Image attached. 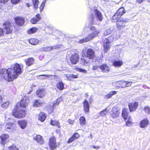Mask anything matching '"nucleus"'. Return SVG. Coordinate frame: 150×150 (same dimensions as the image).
<instances>
[{"label":"nucleus","instance_id":"nucleus-30","mask_svg":"<svg viewBox=\"0 0 150 150\" xmlns=\"http://www.w3.org/2000/svg\"><path fill=\"white\" fill-rule=\"evenodd\" d=\"M125 10L123 7L120 8L117 11L116 13L118 15L119 17H120L125 12Z\"/></svg>","mask_w":150,"mask_h":150},{"label":"nucleus","instance_id":"nucleus-7","mask_svg":"<svg viewBox=\"0 0 150 150\" xmlns=\"http://www.w3.org/2000/svg\"><path fill=\"white\" fill-rule=\"evenodd\" d=\"M26 115L25 110L17 109L16 108H14L12 112V115L15 117L17 118L24 117Z\"/></svg>","mask_w":150,"mask_h":150},{"label":"nucleus","instance_id":"nucleus-57","mask_svg":"<svg viewBox=\"0 0 150 150\" xmlns=\"http://www.w3.org/2000/svg\"><path fill=\"white\" fill-rule=\"evenodd\" d=\"M90 30L91 31H95V30H96V27L94 26H91L90 28Z\"/></svg>","mask_w":150,"mask_h":150},{"label":"nucleus","instance_id":"nucleus-28","mask_svg":"<svg viewBox=\"0 0 150 150\" xmlns=\"http://www.w3.org/2000/svg\"><path fill=\"white\" fill-rule=\"evenodd\" d=\"M43 103V102L40 100H35L33 106L34 107H39L41 106Z\"/></svg>","mask_w":150,"mask_h":150},{"label":"nucleus","instance_id":"nucleus-22","mask_svg":"<svg viewBox=\"0 0 150 150\" xmlns=\"http://www.w3.org/2000/svg\"><path fill=\"white\" fill-rule=\"evenodd\" d=\"M79 136L80 135L78 133H74L72 137L70 138L68 140L67 142L69 144L71 143L75 139L79 138Z\"/></svg>","mask_w":150,"mask_h":150},{"label":"nucleus","instance_id":"nucleus-13","mask_svg":"<svg viewBox=\"0 0 150 150\" xmlns=\"http://www.w3.org/2000/svg\"><path fill=\"white\" fill-rule=\"evenodd\" d=\"M56 141V139L54 137H52L50 139L49 144L50 149L52 150L54 149L57 147Z\"/></svg>","mask_w":150,"mask_h":150},{"label":"nucleus","instance_id":"nucleus-21","mask_svg":"<svg viewBox=\"0 0 150 150\" xmlns=\"http://www.w3.org/2000/svg\"><path fill=\"white\" fill-rule=\"evenodd\" d=\"M83 110L85 112H88L89 110V105L88 101L86 99L83 103Z\"/></svg>","mask_w":150,"mask_h":150},{"label":"nucleus","instance_id":"nucleus-48","mask_svg":"<svg viewBox=\"0 0 150 150\" xmlns=\"http://www.w3.org/2000/svg\"><path fill=\"white\" fill-rule=\"evenodd\" d=\"M9 103L8 101H6L3 103L1 105L2 107L4 108H6L9 105Z\"/></svg>","mask_w":150,"mask_h":150},{"label":"nucleus","instance_id":"nucleus-56","mask_svg":"<svg viewBox=\"0 0 150 150\" xmlns=\"http://www.w3.org/2000/svg\"><path fill=\"white\" fill-rule=\"evenodd\" d=\"M67 122L69 124L73 125L74 123V120H71L69 119L67 120Z\"/></svg>","mask_w":150,"mask_h":150},{"label":"nucleus","instance_id":"nucleus-14","mask_svg":"<svg viewBox=\"0 0 150 150\" xmlns=\"http://www.w3.org/2000/svg\"><path fill=\"white\" fill-rule=\"evenodd\" d=\"M79 59V56L78 54L74 53L70 58V61L73 64H76L78 62Z\"/></svg>","mask_w":150,"mask_h":150},{"label":"nucleus","instance_id":"nucleus-34","mask_svg":"<svg viewBox=\"0 0 150 150\" xmlns=\"http://www.w3.org/2000/svg\"><path fill=\"white\" fill-rule=\"evenodd\" d=\"M122 64V62L120 60L115 61L113 62V65L115 67H120Z\"/></svg>","mask_w":150,"mask_h":150},{"label":"nucleus","instance_id":"nucleus-44","mask_svg":"<svg viewBox=\"0 0 150 150\" xmlns=\"http://www.w3.org/2000/svg\"><path fill=\"white\" fill-rule=\"evenodd\" d=\"M108 112V110H107V109L106 108L100 112L99 113V115L101 116H104Z\"/></svg>","mask_w":150,"mask_h":150},{"label":"nucleus","instance_id":"nucleus-17","mask_svg":"<svg viewBox=\"0 0 150 150\" xmlns=\"http://www.w3.org/2000/svg\"><path fill=\"white\" fill-rule=\"evenodd\" d=\"M128 105L130 111V112H133L137 108L138 106V103L137 102L129 103Z\"/></svg>","mask_w":150,"mask_h":150},{"label":"nucleus","instance_id":"nucleus-58","mask_svg":"<svg viewBox=\"0 0 150 150\" xmlns=\"http://www.w3.org/2000/svg\"><path fill=\"white\" fill-rule=\"evenodd\" d=\"M98 66L97 65H94L92 67V69L94 70H96L98 69Z\"/></svg>","mask_w":150,"mask_h":150},{"label":"nucleus","instance_id":"nucleus-20","mask_svg":"<svg viewBox=\"0 0 150 150\" xmlns=\"http://www.w3.org/2000/svg\"><path fill=\"white\" fill-rule=\"evenodd\" d=\"M99 68L101 71L103 72L107 73L110 70V68L105 64H103L100 66Z\"/></svg>","mask_w":150,"mask_h":150},{"label":"nucleus","instance_id":"nucleus-8","mask_svg":"<svg viewBox=\"0 0 150 150\" xmlns=\"http://www.w3.org/2000/svg\"><path fill=\"white\" fill-rule=\"evenodd\" d=\"M113 39L114 38L113 36H110L105 40L103 44L105 52H106L110 48L109 43L112 42Z\"/></svg>","mask_w":150,"mask_h":150},{"label":"nucleus","instance_id":"nucleus-43","mask_svg":"<svg viewBox=\"0 0 150 150\" xmlns=\"http://www.w3.org/2000/svg\"><path fill=\"white\" fill-rule=\"evenodd\" d=\"M50 123L51 125L53 126H56L58 127H59V123L57 121L51 120L50 121Z\"/></svg>","mask_w":150,"mask_h":150},{"label":"nucleus","instance_id":"nucleus-2","mask_svg":"<svg viewBox=\"0 0 150 150\" xmlns=\"http://www.w3.org/2000/svg\"><path fill=\"white\" fill-rule=\"evenodd\" d=\"M4 29L0 28V37L4 35V33L8 34L11 33L13 31V27L11 24L8 22L6 21L3 24Z\"/></svg>","mask_w":150,"mask_h":150},{"label":"nucleus","instance_id":"nucleus-24","mask_svg":"<svg viewBox=\"0 0 150 150\" xmlns=\"http://www.w3.org/2000/svg\"><path fill=\"white\" fill-rule=\"evenodd\" d=\"M36 17L33 18L31 20L30 22L33 24H35L41 19L40 14H38L36 15Z\"/></svg>","mask_w":150,"mask_h":150},{"label":"nucleus","instance_id":"nucleus-25","mask_svg":"<svg viewBox=\"0 0 150 150\" xmlns=\"http://www.w3.org/2000/svg\"><path fill=\"white\" fill-rule=\"evenodd\" d=\"M34 140H36L38 143L42 144L44 142V141L42 137L40 135H37L34 137Z\"/></svg>","mask_w":150,"mask_h":150},{"label":"nucleus","instance_id":"nucleus-9","mask_svg":"<svg viewBox=\"0 0 150 150\" xmlns=\"http://www.w3.org/2000/svg\"><path fill=\"white\" fill-rule=\"evenodd\" d=\"M126 22V20L122 18L118 19L116 23L117 29L119 30L122 29L125 27Z\"/></svg>","mask_w":150,"mask_h":150},{"label":"nucleus","instance_id":"nucleus-5","mask_svg":"<svg viewBox=\"0 0 150 150\" xmlns=\"http://www.w3.org/2000/svg\"><path fill=\"white\" fill-rule=\"evenodd\" d=\"M91 33L88 35L86 38L79 40V43H82L86 42L93 39L94 37L97 36L100 32L98 30H95Z\"/></svg>","mask_w":150,"mask_h":150},{"label":"nucleus","instance_id":"nucleus-11","mask_svg":"<svg viewBox=\"0 0 150 150\" xmlns=\"http://www.w3.org/2000/svg\"><path fill=\"white\" fill-rule=\"evenodd\" d=\"M29 102V100L27 96H24L21 101L20 104L21 107L25 108L28 105Z\"/></svg>","mask_w":150,"mask_h":150},{"label":"nucleus","instance_id":"nucleus-60","mask_svg":"<svg viewBox=\"0 0 150 150\" xmlns=\"http://www.w3.org/2000/svg\"><path fill=\"white\" fill-rule=\"evenodd\" d=\"M41 76H45L44 78L45 79H47V78L49 77L50 76H52V75H45V74H43V75H42Z\"/></svg>","mask_w":150,"mask_h":150},{"label":"nucleus","instance_id":"nucleus-64","mask_svg":"<svg viewBox=\"0 0 150 150\" xmlns=\"http://www.w3.org/2000/svg\"><path fill=\"white\" fill-rule=\"evenodd\" d=\"M2 100V97L1 95H0V103L1 102Z\"/></svg>","mask_w":150,"mask_h":150},{"label":"nucleus","instance_id":"nucleus-26","mask_svg":"<svg viewBox=\"0 0 150 150\" xmlns=\"http://www.w3.org/2000/svg\"><path fill=\"white\" fill-rule=\"evenodd\" d=\"M127 111V108H124L123 109L122 112V115L125 120H127V118L128 117Z\"/></svg>","mask_w":150,"mask_h":150},{"label":"nucleus","instance_id":"nucleus-33","mask_svg":"<svg viewBox=\"0 0 150 150\" xmlns=\"http://www.w3.org/2000/svg\"><path fill=\"white\" fill-rule=\"evenodd\" d=\"M46 118L45 115L43 112H41L38 116V119L41 122L44 121Z\"/></svg>","mask_w":150,"mask_h":150},{"label":"nucleus","instance_id":"nucleus-40","mask_svg":"<svg viewBox=\"0 0 150 150\" xmlns=\"http://www.w3.org/2000/svg\"><path fill=\"white\" fill-rule=\"evenodd\" d=\"M80 124L81 126L84 125L86 124V120L84 116L81 117L79 118Z\"/></svg>","mask_w":150,"mask_h":150},{"label":"nucleus","instance_id":"nucleus-23","mask_svg":"<svg viewBox=\"0 0 150 150\" xmlns=\"http://www.w3.org/2000/svg\"><path fill=\"white\" fill-rule=\"evenodd\" d=\"M18 123L19 126L22 129H24L26 127L27 125V122L25 120H22L18 121Z\"/></svg>","mask_w":150,"mask_h":150},{"label":"nucleus","instance_id":"nucleus-4","mask_svg":"<svg viewBox=\"0 0 150 150\" xmlns=\"http://www.w3.org/2000/svg\"><path fill=\"white\" fill-rule=\"evenodd\" d=\"M91 33L88 35L86 38L79 40V43H82L86 42L93 39L94 37L97 36L100 32L98 30H95Z\"/></svg>","mask_w":150,"mask_h":150},{"label":"nucleus","instance_id":"nucleus-18","mask_svg":"<svg viewBox=\"0 0 150 150\" xmlns=\"http://www.w3.org/2000/svg\"><path fill=\"white\" fill-rule=\"evenodd\" d=\"M149 123V120L147 118L144 119L140 122V127L142 128H145L148 126Z\"/></svg>","mask_w":150,"mask_h":150},{"label":"nucleus","instance_id":"nucleus-49","mask_svg":"<svg viewBox=\"0 0 150 150\" xmlns=\"http://www.w3.org/2000/svg\"><path fill=\"white\" fill-rule=\"evenodd\" d=\"M62 45H55L53 46H51V50L56 49L57 48H59L61 47Z\"/></svg>","mask_w":150,"mask_h":150},{"label":"nucleus","instance_id":"nucleus-51","mask_svg":"<svg viewBox=\"0 0 150 150\" xmlns=\"http://www.w3.org/2000/svg\"><path fill=\"white\" fill-rule=\"evenodd\" d=\"M78 71L80 72H82L84 73H86L87 71L86 70L84 69H82L81 68H78L77 69Z\"/></svg>","mask_w":150,"mask_h":150},{"label":"nucleus","instance_id":"nucleus-12","mask_svg":"<svg viewBox=\"0 0 150 150\" xmlns=\"http://www.w3.org/2000/svg\"><path fill=\"white\" fill-rule=\"evenodd\" d=\"M16 24L19 26L23 25L25 22L24 18L22 17H16L14 18Z\"/></svg>","mask_w":150,"mask_h":150},{"label":"nucleus","instance_id":"nucleus-29","mask_svg":"<svg viewBox=\"0 0 150 150\" xmlns=\"http://www.w3.org/2000/svg\"><path fill=\"white\" fill-rule=\"evenodd\" d=\"M81 63L82 65L84 66L88 65L89 63V60H86L85 59V57L81 58Z\"/></svg>","mask_w":150,"mask_h":150},{"label":"nucleus","instance_id":"nucleus-46","mask_svg":"<svg viewBox=\"0 0 150 150\" xmlns=\"http://www.w3.org/2000/svg\"><path fill=\"white\" fill-rule=\"evenodd\" d=\"M46 0H44L41 4V5L40 7V12H41L42 10L44 7L45 4L46 2Z\"/></svg>","mask_w":150,"mask_h":150},{"label":"nucleus","instance_id":"nucleus-61","mask_svg":"<svg viewBox=\"0 0 150 150\" xmlns=\"http://www.w3.org/2000/svg\"><path fill=\"white\" fill-rule=\"evenodd\" d=\"M127 86H131L132 83V82L131 81H127Z\"/></svg>","mask_w":150,"mask_h":150},{"label":"nucleus","instance_id":"nucleus-45","mask_svg":"<svg viewBox=\"0 0 150 150\" xmlns=\"http://www.w3.org/2000/svg\"><path fill=\"white\" fill-rule=\"evenodd\" d=\"M3 150H18L16 147L14 146L8 147L6 149H4Z\"/></svg>","mask_w":150,"mask_h":150},{"label":"nucleus","instance_id":"nucleus-38","mask_svg":"<svg viewBox=\"0 0 150 150\" xmlns=\"http://www.w3.org/2000/svg\"><path fill=\"white\" fill-rule=\"evenodd\" d=\"M117 93V92L115 91H112L108 94L106 95L105 96V97L107 99L110 98L113 95H115Z\"/></svg>","mask_w":150,"mask_h":150},{"label":"nucleus","instance_id":"nucleus-53","mask_svg":"<svg viewBox=\"0 0 150 150\" xmlns=\"http://www.w3.org/2000/svg\"><path fill=\"white\" fill-rule=\"evenodd\" d=\"M144 111L147 113H149L150 112V109L149 107H146L144 109Z\"/></svg>","mask_w":150,"mask_h":150},{"label":"nucleus","instance_id":"nucleus-19","mask_svg":"<svg viewBox=\"0 0 150 150\" xmlns=\"http://www.w3.org/2000/svg\"><path fill=\"white\" fill-rule=\"evenodd\" d=\"M36 93L38 97L42 98L45 95L46 92L43 88H41L37 90Z\"/></svg>","mask_w":150,"mask_h":150},{"label":"nucleus","instance_id":"nucleus-32","mask_svg":"<svg viewBox=\"0 0 150 150\" xmlns=\"http://www.w3.org/2000/svg\"><path fill=\"white\" fill-rule=\"evenodd\" d=\"M29 42L32 45H35L38 43L39 40L36 38H31L29 40Z\"/></svg>","mask_w":150,"mask_h":150},{"label":"nucleus","instance_id":"nucleus-27","mask_svg":"<svg viewBox=\"0 0 150 150\" xmlns=\"http://www.w3.org/2000/svg\"><path fill=\"white\" fill-rule=\"evenodd\" d=\"M15 126L14 123H7L6 126L5 128L7 129H13Z\"/></svg>","mask_w":150,"mask_h":150},{"label":"nucleus","instance_id":"nucleus-50","mask_svg":"<svg viewBox=\"0 0 150 150\" xmlns=\"http://www.w3.org/2000/svg\"><path fill=\"white\" fill-rule=\"evenodd\" d=\"M121 85L122 88H125L127 87V81H122L121 82Z\"/></svg>","mask_w":150,"mask_h":150},{"label":"nucleus","instance_id":"nucleus-54","mask_svg":"<svg viewBox=\"0 0 150 150\" xmlns=\"http://www.w3.org/2000/svg\"><path fill=\"white\" fill-rule=\"evenodd\" d=\"M11 1L12 3L16 4L18 3L20 1V0H11Z\"/></svg>","mask_w":150,"mask_h":150},{"label":"nucleus","instance_id":"nucleus-59","mask_svg":"<svg viewBox=\"0 0 150 150\" xmlns=\"http://www.w3.org/2000/svg\"><path fill=\"white\" fill-rule=\"evenodd\" d=\"M91 148H93L94 149H98L100 148V147L98 146H96L94 145H92L91 146Z\"/></svg>","mask_w":150,"mask_h":150},{"label":"nucleus","instance_id":"nucleus-39","mask_svg":"<svg viewBox=\"0 0 150 150\" xmlns=\"http://www.w3.org/2000/svg\"><path fill=\"white\" fill-rule=\"evenodd\" d=\"M118 15L116 13L113 16L112 20V22H117L118 20L119 19V18L120 17H119Z\"/></svg>","mask_w":150,"mask_h":150},{"label":"nucleus","instance_id":"nucleus-37","mask_svg":"<svg viewBox=\"0 0 150 150\" xmlns=\"http://www.w3.org/2000/svg\"><path fill=\"white\" fill-rule=\"evenodd\" d=\"M57 86L58 88L60 90H62L64 88V85L62 81H59L57 83Z\"/></svg>","mask_w":150,"mask_h":150},{"label":"nucleus","instance_id":"nucleus-31","mask_svg":"<svg viewBox=\"0 0 150 150\" xmlns=\"http://www.w3.org/2000/svg\"><path fill=\"white\" fill-rule=\"evenodd\" d=\"M25 61L26 64L28 66H30L33 64L34 59L33 58H29L25 59Z\"/></svg>","mask_w":150,"mask_h":150},{"label":"nucleus","instance_id":"nucleus-1","mask_svg":"<svg viewBox=\"0 0 150 150\" xmlns=\"http://www.w3.org/2000/svg\"><path fill=\"white\" fill-rule=\"evenodd\" d=\"M23 71L22 68L18 64H13L11 68L7 69H3L0 70V74L6 81H12L17 78L18 76Z\"/></svg>","mask_w":150,"mask_h":150},{"label":"nucleus","instance_id":"nucleus-63","mask_svg":"<svg viewBox=\"0 0 150 150\" xmlns=\"http://www.w3.org/2000/svg\"><path fill=\"white\" fill-rule=\"evenodd\" d=\"M143 1V0H137V2L138 3H141Z\"/></svg>","mask_w":150,"mask_h":150},{"label":"nucleus","instance_id":"nucleus-41","mask_svg":"<svg viewBox=\"0 0 150 150\" xmlns=\"http://www.w3.org/2000/svg\"><path fill=\"white\" fill-rule=\"evenodd\" d=\"M32 2L34 9L36 10L38 8V5L39 2L38 0H32Z\"/></svg>","mask_w":150,"mask_h":150},{"label":"nucleus","instance_id":"nucleus-15","mask_svg":"<svg viewBox=\"0 0 150 150\" xmlns=\"http://www.w3.org/2000/svg\"><path fill=\"white\" fill-rule=\"evenodd\" d=\"M120 112L117 108L113 107L111 111V115L113 118L117 117L119 115Z\"/></svg>","mask_w":150,"mask_h":150},{"label":"nucleus","instance_id":"nucleus-35","mask_svg":"<svg viewBox=\"0 0 150 150\" xmlns=\"http://www.w3.org/2000/svg\"><path fill=\"white\" fill-rule=\"evenodd\" d=\"M38 30V29L37 28L33 27L28 30L27 31V33L28 34H30L35 33Z\"/></svg>","mask_w":150,"mask_h":150},{"label":"nucleus","instance_id":"nucleus-47","mask_svg":"<svg viewBox=\"0 0 150 150\" xmlns=\"http://www.w3.org/2000/svg\"><path fill=\"white\" fill-rule=\"evenodd\" d=\"M112 32V30L110 28L106 29L104 32V35H107L110 34Z\"/></svg>","mask_w":150,"mask_h":150},{"label":"nucleus","instance_id":"nucleus-62","mask_svg":"<svg viewBox=\"0 0 150 150\" xmlns=\"http://www.w3.org/2000/svg\"><path fill=\"white\" fill-rule=\"evenodd\" d=\"M8 0H0V2H6L8 1Z\"/></svg>","mask_w":150,"mask_h":150},{"label":"nucleus","instance_id":"nucleus-3","mask_svg":"<svg viewBox=\"0 0 150 150\" xmlns=\"http://www.w3.org/2000/svg\"><path fill=\"white\" fill-rule=\"evenodd\" d=\"M92 11H93L95 16V17L94 15H92L91 16L90 19L92 23H94L97 21H102L103 18L101 13L98 9L95 8H94Z\"/></svg>","mask_w":150,"mask_h":150},{"label":"nucleus","instance_id":"nucleus-16","mask_svg":"<svg viewBox=\"0 0 150 150\" xmlns=\"http://www.w3.org/2000/svg\"><path fill=\"white\" fill-rule=\"evenodd\" d=\"M9 137V136L7 134H4L0 136V144L4 145L7 142V139Z\"/></svg>","mask_w":150,"mask_h":150},{"label":"nucleus","instance_id":"nucleus-10","mask_svg":"<svg viewBox=\"0 0 150 150\" xmlns=\"http://www.w3.org/2000/svg\"><path fill=\"white\" fill-rule=\"evenodd\" d=\"M86 57L89 59H93L95 57V55L93 50L91 49H88L87 50L86 54Z\"/></svg>","mask_w":150,"mask_h":150},{"label":"nucleus","instance_id":"nucleus-42","mask_svg":"<svg viewBox=\"0 0 150 150\" xmlns=\"http://www.w3.org/2000/svg\"><path fill=\"white\" fill-rule=\"evenodd\" d=\"M62 100V98H59L57 99V100L55 101L54 103L53 104V106L52 107V109H53V108L54 107L55 105H58L59 104V103L61 100ZM53 110L52 109L51 110V111L50 112V113H51L52 112V111Z\"/></svg>","mask_w":150,"mask_h":150},{"label":"nucleus","instance_id":"nucleus-36","mask_svg":"<svg viewBox=\"0 0 150 150\" xmlns=\"http://www.w3.org/2000/svg\"><path fill=\"white\" fill-rule=\"evenodd\" d=\"M127 119V120L126 121V125L127 126H131L133 124L132 118L131 117L129 116Z\"/></svg>","mask_w":150,"mask_h":150},{"label":"nucleus","instance_id":"nucleus-6","mask_svg":"<svg viewBox=\"0 0 150 150\" xmlns=\"http://www.w3.org/2000/svg\"><path fill=\"white\" fill-rule=\"evenodd\" d=\"M91 33L88 35L86 38L79 40V43H82L86 42L93 39L94 37L97 36L100 32L98 30H95Z\"/></svg>","mask_w":150,"mask_h":150},{"label":"nucleus","instance_id":"nucleus-52","mask_svg":"<svg viewBox=\"0 0 150 150\" xmlns=\"http://www.w3.org/2000/svg\"><path fill=\"white\" fill-rule=\"evenodd\" d=\"M43 48L44 49V50L45 51H49L51 50V47H45Z\"/></svg>","mask_w":150,"mask_h":150},{"label":"nucleus","instance_id":"nucleus-55","mask_svg":"<svg viewBox=\"0 0 150 150\" xmlns=\"http://www.w3.org/2000/svg\"><path fill=\"white\" fill-rule=\"evenodd\" d=\"M69 77H70L73 78H75V79L77 78L78 77V76L77 75H74L73 74H70V75H69Z\"/></svg>","mask_w":150,"mask_h":150}]
</instances>
